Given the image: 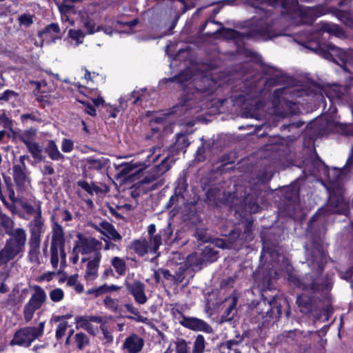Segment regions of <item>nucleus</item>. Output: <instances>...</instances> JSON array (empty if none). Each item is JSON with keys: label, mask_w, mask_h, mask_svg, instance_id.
I'll return each mask as SVG.
<instances>
[{"label": "nucleus", "mask_w": 353, "mask_h": 353, "mask_svg": "<svg viewBox=\"0 0 353 353\" xmlns=\"http://www.w3.org/2000/svg\"><path fill=\"white\" fill-rule=\"evenodd\" d=\"M325 253L323 246L316 244L311 250V263L316 265V271H312L300 278L294 271L288 273V281L290 285L303 291L312 293H321L331 290L333 285L332 278L328 275H323L324 265L323 260Z\"/></svg>", "instance_id": "nucleus-1"}, {"label": "nucleus", "mask_w": 353, "mask_h": 353, "mask_svg": "<svg viewBox=\"0 0 353 353\" xmlns=\"http://www.w3.org/2000/svg\"><path fill=\"white\" fill-rule=\"evenodd\" d=\"M270 284L271 279L269 278L267 288L261 291L260 299L256 303L254 301L252 303L250 314L254 323L261 324L263 327H265L272 322H276L281 318V302L285 301L277 293L273 294L274 292L270 288Z\"/></svg>", "instance_id": "nucleus-2"}, {"label": "nucleus", "mask_w": 353, "mask_h": 353, "mask_svg": "<svg viewBox=\"0 0 353 353\" xmlns=\"http://www.w3.org/2000/svg\"><path fill=\"white\" fill-rule=\"evenodd\" d=\"M190 145L188 137L183 133H177L175 141L168 148L169 155L164 158L161 163L155 165L140 181L141 184H147L149 190H154L162 186L164 180L161 176L170 170L171 163L174 162V157L181 152H185Z\"/></svg>", "instance_id": "nucleus-3"}, {"label": "nucleus", "mask_w": 353, "mask_h": 353, "mask_svg": "<svg viewBox=\"0 0 353 353\" xmlns=\"http://www.w3.org/2000/svg\"><path fill=\"white\" fill-rule=\"evenodd\" d=\"M1 221L8 238L0 250V267L7 265L17 257L21 258L27 243V233L24 228H14V222L9 216H3Z\"/></svg>", "instance_id": "nucleus-4"}, {"label": "nucleus", "mask_w": 353, "mask_h": 353, "mask_svg": "<svg viewBox=\"0 0 353 353\" xmlns=\"http://www.w3.org/2000/svg\"><path fill=\"white\" fill-rule=\"evenodd\" d=\"M21 208L28 215H34L33 219L28 223L30 238L28 241V258L32 263H39L41 235L44 232V219L42 216L41 202L36 206L28 202L21 203Z\"/></svg>", "instance_id": "nucleus-5"}, {"label": "nucleus", "mask_w": 353, "mask_h": 353, "mask_svg": "<svg viewBox=\"0 0 353 353\" xmlns=\"http://www.w3.org/2000/svg\"><path fill=\"white\" fill-rule=\"evenodd\" d=\"M329 198L325 208H319L308 221L307 231L316 234L317 219L327 214H345L349 210V203L345 200L344 190L340 185H334L329 190Z\"/></svg>", "instance_id": "nucleus-6"}, {"label": "nucleus", "mask_w": 353, "mask_h": 353, "mask_svg": "<svg viewBox=\"0 0 353 353\" xmlns=\"http://www.w3.org/2000/svg\"><path fill=\"white\" fill-rule=\"evenodd\" d=\"M50 221L52 227L50 263L54 269H57L59 264V252L61 260H66L65 238L63 228L59 223L54 215L51 216Z\"/></svg>", "instance_id": "nucleus-7"}, {"label": "nucleus", "mask_w": 353, "mask_h": 353, "mask_svg": "<svg viewBox=\"0 0 353 353\" xmlns=\"http://www.w3.org/2000/svg\"><path fill=\"white\" fill-rule=\"evenodd\" d=\"M314 51L323 58L332 60L339 65H345L349 59V56L345 51L331 43H328L323 46L318 44Z\"/></svg>", "instance_id": "nucleus-8"}, {"label": "nucleus", "mask_w": 353, "mask_h": 353, "mask_svg": "<svg viewBox=\"0 0 353 353\" xmlns=\"http://www.w3.org/2000/svg\"><path fill=\"white\" fill-rule=\"evenodd\" d=\"M32 289L34 292L23 307V316L26 321H30L36 310L41 307L46 301V294L44 290L39 285H34Z\"/></svg>", "instance_id": "nucleus-9"}, {"label": "nucleus", "mask_w": 353, "mask_h": 353, "mask_svg": "<svg viewBox=\"0 0 353 353\" xmlns=\"http://www.w3.org/2000/svg\"><path fill=\"white\" fill-rule=\"evenodd\" d=\"M279 34L276 32L272 23L267 22L261 19L258 20L257 26L250 28L247 33V37L250 38H261L263 41H268Z\"/></svg>", "instance_id": "nucleus-10"}, {"label": "nucleus", "mask_w": 353, "mask_h": 353, "mask_svg": "<svg viewBox=\"0 0 353 353\" xmlns=\"http://www.w3.org/2000/svg\"><path fill=\"white\" fill-rule=\"evenodd\" d=\"M190 341H186L183 338H177L174 341L175 348L179 349L180 351L187 353H205L208 343L202 334H198L195 336L194 340L192 343V350L190 351Z\"/></svg>", "instance_id": "nucleus-11"}, {"label": "nucleus", "mask_w": 353, "mask_h": 353, "mask_svg": "<svg viewBox=\"0 0 353 353\" xmlns=\"http://www.w3.org/2000/svg\"><path fill=\"white\" fill-rule=\"evenodd\" d=\"M78 241L72 249V254L77 250L82 254H89L92 252H98L101 249V243L93 237H85L81 234H77Z\"/></svg>", "instance_id": "nucleus-12"}, {"label": "nucleus", "mask_w": 353, "mask_h": 353, "mask_svg": "<svg viewBox=\"0 0 353 353\" xmlns=\"http://www.w3.org/2000/svg\"><path fill=\"white\" fill-rule=\"evenodd\" d=\"M260 193L255 190L248 193L243 199L241 204L236 208V212L242 214H255L259 212L261 207L258 201Z\"/></svg>", "instance_id": "nucleus-13"}, {"label": "nucleus", "mask_w": 353, "mask_h": 353, "mask_svg": "<svg viewBox=\"0 0 353 353\" xmlns=\"http://www.w3.org/2000/svg\"><path fill=\"white\" fill-rule=\"evenodd\" d=\"M179 323L183 327L194 332H203L207 334L213 332L212 327L206 321L196 317L183 316L182 319L179 318Z\"/></svg>", "instance_id": "nucleus-14"}, {"label": "nucleus", "mask_w": 353, "mask_h": 353, "mask_svg": "<svg viewBox=\"0 0 353 353\" xmlns=\"http://www.w3.org/2000/svg\"><path fill=\"white\" fill-rule=\"evenodd\" d=\"M285 91V88H280L275 89L273 92V102L274 104H280L283 108L286 109L287 114H295L298 112L296 103L291 100H288L282 95Z\"/></svg>", "instance_id": "nucleus-15"}, {"label": "nucleus", "mask_w": 353, "mask_h": 353, "mask_svg": "<svg viewBox=\"0 0 353 353\" xmlns=\"http://www.w3.org/2000/svg\"><path fill=\"white\" fill-rule=\"evenodd\" d=\"M85 168L88 171H94L99 174H104L108 172L110 160L105 157H89L85 159Z\"/></svg>", "instance_id": "nucleus-16"}, {"label": "nucleus", "mask_w": 353, "mask_h": 353, "mask_svg": "<svg viewBox=\"0 0 353 353\" xmlns=\"http://www.w3.org/2000/svg\"><path fill=\"white\" fill-rule=\"evenodd\" d=\"M125 287L128 291L131 294L135 301L139 304H144L147 302V296L145 294V285L139 280L132 283H125Z\"/></svg>", "instance_id": "nucleus-17"}, {"label": "nucleus", "mask_w": 353, "mask_h": 353, "mask_svg": "<svg viewBox=\"0 0 353 353\" xmlns=\"http://www.w3.org/2000/svg\"><path fill=\"white\" fill-rule=\"evenodd\" d=\"M92 227L95 230L99 232L109 240L118 241H121L122 239L121 235L117 232L114 226L106 221H101L99 225L93 224Z\"/></svg>", "instance_id": "nucleus-18"}, {"label": "nucleus", "mask_w": 353, "mask_h": 353, "mask_svg": "<svg viewBox=\"0 0 353 353\" xmlns=\"http://www.w3.org/2000/svg\"><path fill=\"white\" fill-rule=\"evenodd\" d=\"M143 346V339L138 334L132 333L125 338L122 347L128 353H139Z\"/></svg>", "instance_id": "nucleus-19"}, {"label": "nucleus", "mask_w": 353, "mask_h": 353, "mask_svg": "<svg viewBox=\"0 0 353 353\" xmlns=\"http://www.w3.org/2000/svg\"><path fill=\"white\" fill-rule=\"evenodd\" d=\"M351 88V83L346 84L345 85L334 84L325 91V94L330 99L346 100L350 97Z\"/></svg>", "instance_id": "nucleus-20"}, {"label": "nucleus", "mask_w": 353, "mask_h": 353, "mask_svg": "<svg viewBox=\"0 0 353 353\" xmlns=\"http://www.w3.org/2000/svg\"><path fill=\"white\" fill-rule=\"evenodd\" d=\"M231 100L234 105L243 110L249 112L252 109L254 99L248 92H242L238 94H233L231 96Z\"/></svg>", "instance_id": "nucleus-21"}, {"label": "nucleus", "mask_w": 353, "mask_h": 353, "mask_svg": "<svg viewBox=\"0 0 353 353\" xmlns=\"http://www.w3.org/2000/svg\"><path fill=\"white\" fill-rule=\"evenodd\" d=\"M26 170L22 169L19 165L12 166V176L17 192H22L26 190V183L28 181Z\"/></svg>", "instance_id": "nucleus-22"}, {"label": "nucleus", "mask_w": 353, "mask_h": 353, "mask_svg": "<svg viewBox=\"0 0 353 353\" xmlns=\"http://www.w3.org/2000/svg\"><path fill=\"white\" fill-rule=\"evenodd\" d=\"M296 303L300 307L301 312L306 314L312 313L317 307L316 299L312 296L304 294L297 296Z\"/></svg>", "instance_id": "nucleus-23"}, {"label": "nucleus", "mask_w": 353, "mask_h": 353, "mask_svg": "<svg viewBox=\"0 0 353 353\" xmlns=\"http://www.w3.org/2000/svg\"><path fill=\"white\" fill-rule=\"evenodd\" d=\"M241 230L239 228H234L231 230L228 234H225V239H219L221 243L219 246L221 248L231 249L233 248L234 243L241 239Z\"/></svg>", "instance_id": "nucleus-24"}, {"label": "nucleus", "mask_w": 353, "mask_h": 353, "mask_svg": "<svg viewBox=\"0 0 353 353\" xmlns=\"http://www.w3.org/2000/svg\"><path fill=\"white\" fill-rule=\"evenodd\" d=\"M101 258V253L98 252L94 254V259L88 261L85 274L86 280H94L97 277V271Z\"/></svg>", "instance_id": "nucleus-25"}, {"label": "nucleus", "mask_w": 353, "mask_h": 353, "mask_svg": "<svg viewBox=\"0 0 353 353\" xmlns=\"http://www.w3.org/2000/svg\"><path fill=\"white\" fill-rule=\"evenodd\" d=\"M90 322L103 323V317L94 315L77 316L75 317L76 328L77 330L79 328L85 330L87 326L90 324Z\"/></svg>", "instance_id": "nucleus-26"}, {"label": "nucleus", "mask_w": 353, "mask_h": 353, "mask_svg": "<svg viewBox=\"0 0 353 353\" xmlns=\"http://www.w3.org/2000/svg\"><path fill=\"white\" fill-rule=\"evenodd\" d=\"M45 152L52 161H63L65 159L64 155L59 152L56 143L53 140H50L48 142L45 148Z\"/></svg>", "instance_id": "nucleus-27"}, {"label": "nucleus", "mask_w": 353, "mask_h": 353, "mask_svg": "<svg viewBox=\"0 0 353 353\" xmlns=\"http://www.w3.org/2000/svg\"><path fill=\"white\" fill-rule=\"evenodd\" d=\"M321 30L324 32H327L339 38L344 37L345 35V32L343 29L337 24L327 23H324L321 26Z\"/></svg>", "instance_id": "nucleus-28"}, {"label": "nucleus", "mask_w": 353, "mask_h": 353, "mask_svg": "<svg viewBox=\"0 0 353 353\" xmlns=\"http://www.w3.org/2000/svg\"><path fill=\"white\" fill-rule=\"evenodd\" d=\"M130 248L139 256H143L148 253V242L145 239L134 240L131 243Z\"/></svg>", "instance_id": "nucleus-29"}, {"label": "nucleus", "mask_w": 353, "mask_h": 353, "mask_svg": "<svg viewBox=\"0 0 353 353\" xmlns=\"http://www.w3.org/2000/svg\"><path fill=\"white\" fill-rule=\"evenodd\" d=\"M77 185L85 190L88 194L93 195L94 193L99 194L103 192V190L93 182L90 184L85 180H79L77 183Z\"/></svg>", "instance_id": "nucleus-30"}, {"label": "nucleus", "mask_w": 353, "mask_h": 353, "mask_svg": "<svg viewBox=\"0 0 353 353\" xmlns=\"http://www.w3.org/2000/svg\"><path fill=\"white\" fill-rule=\"evenodd\" d=\"M220 353H242L239 346L236 345L232 341H225L218 345Z\"/></svg>", "instance_id": "nucleus-31"}, {"label": "nucleus", "mask_w": 353, "mask_h": 353, "mask_svg": "<svg viewBox=\"0 0 353 353\" xmlns=\"http://www.w3.org/2000/svg\"><path fill=\"white\" fill-rule=\"evenodd\" d=\"M26 148L34 160L37 161H41L43 159L44 157L42 155V148L39 143L32 141L28 145L27 144Z\"/></svg>", "instance_id": "nucleus-32"}, {"label": "nucleus", "mask_w": 353, "mask_h": 353, "mask_svg": "<svg viewBox=\"0 0 353 353\" xmlns=\"http://www.w3.org/2000/svg\"><path fill=\"white\" fill-rule=\"evenodd\" d=\"M26 328H21L15 332L13 339L10 341L11 345H19L28 347L27 338L23 335L26 333Z\"/></svg>", "instance_id": "nucleus-33"}, {"label": "nucleus", "mask_w": 353, "mask_h": 353, "mask_svg": "<svg viewBox=\"0 0 353 353\" xmlns=\"http://www.w3.org/2000/svg\"><path fill=\"white\" fill-rule=\"evenodd\" d=\"M192 78V75L187 70H182L179 74L168 79V82H176L181 85H184Z\"/></svg>", "instance_id": "nucleus-34"}, {"label": "nucleus", "mask_w": 353, "mask_h": 353, "mask_svg": "<svg viewBox=\"0 0 353 353\" xmlns=\"http://www.w3.org/2000/svg\"><path fill=\"white\" fill-rule=\"evenodd\" d=\"M74 341L73 343L75 345V347L80 350H82L84 349L85 346L89 345L90 343V339L88 336L83 332H79L77 333L74 336Z\"/></svg>", "instance_id": "nucleus-35"}, {"label": "nucleus", "mask_w": 353, "mask_h": 353, "mask_svg": "<svg viewBox=\"0 0 353 353\" xmlns=\"http://www.w3.org/2000/svg\"><path fill=\"white\" fill-rule=\"evenodd\" d=\"M81 20L83 23V26L85 28H86L88 34H92L94 32H99L103 29L102 26H98L95 29V22L94 21L90 18L89 16L86 15L85 17H82Z\"/></svg>", "instance_id": "nucleus-36"}, {"label": "nucleus", "mask_w": 353, "mask_h": 353, "mask_svg": "<svg viewBox=\"0 0 353 353\" xmlns=\"http://www.w3.org/2000/svg\"><path fill=\"white\" fill-rule=\"evenodd\" d=\"M111 264L119 275L122 276L125 274L126 264L122 259L119 256H114L111 260Z\"/></svg>", "instance_id": "nucleus-37"}, {"label": "nucleus", "mask_w": 353, "mask_h": 353, "mask_svg": "<svg viewBox=\"0 0 353 353\" xmlns=\"http://www.w3.org/2000/svg\"><path fill=\"white\" fill-rule=\"evenodd\" d=\"M252 228L253 221H248L245 223L243 232L241 234V240L245 242H250L253 240L254 236Z\"/></svg>", "instance_id": "nucleus-38"}, {"label": "nucleus", "mask_w": 353, "mask_h": 353, "mask_svg": "<svg viewBox=\"0 0 353 353\" xmlns=\"http://www.w3.org/2000/svg\"><path fill=\"white\" fill-rule=\"evenodd\" d=\"M336 16L345 26L353 28V17L349 12L339 10L336 12Z\"/></svg>", "instance_id": "nucleus-39"}, {"label": "nucleus", "mask_w": 353, "mask_h": 353, "mask_svg": "<svg viewBox=\"0 0 353 353\" xmlns=\"http://www.w3.org/2000/svg\"><path fill=\"white\" fill-rule=\"evenodd\" d=\"M53 33H59L60 28L59 26L57 23H52L48 26H46L42 30L38 32V37L39 38H43L44 36Z\"/></svg>", "instance_id": "nucleus-40"}, {"label": "nucleus", "mask_w": 353, "mask_h": 353, "mask_svg": "<svg viewBox=\"0 0 353 353\" xmlns=\"http://www.w3.org/2000/svg\"><path fill=\"white\" fill-rule=\"evenodd\" d=\"M103 305L108 310L117 312L119 310V300L117 299H112L110 296H106L103 299Z\"/></svg>", "instance_id": "nucleus-41"}, {"label": "nucleus", "mask_w": 353, "mask_h": 353, "mask_svg": "<svg viewBox=\"0 0 353 353\" xmlns=\"http://www.w3.org/2000/svg\"><path fill=\"white\" fill-rule=\"evenodd\" d=\"M36 135V130L34 128H30L24 131L23 133L19 136V139L26 146L29 143H30L32 141V139Z\"/></svg>", "instance_id": "nucleus-42"}, {"label": "nucleus", "mask_w": 353, "mask_h": 353, "mask_svg": "<svg viewBox=\"0 0 353 353\" xmlns=\"http://www.w3.org/2000/svg\"><path fill=\"white\" fill-rule=\"evenodd\" d=\"M142 94H139V92L134 90L131 92V94L127 97L126 99H124L123 97H121L119 99V102L121 104H122L123 101L128 102L131 101L132 105H135L137 103L142 101Z\"/></svg>", "instance_id": "nucleus-43"}, {"label": "nucleus", "mask_w": 353, "mask_h": 353, "mask_svg": "<svg viewBox=\"0 0 353 353\" xmlns=\"http://www.w3.org/2000/svg\"><path fill=\"white\" fill-rule=\"evenodd\" d=\"M19 96V93L12 90H6L0 94V105H3L5 102L10 101L12 98L16 99Z\"/></svg>", "instance_id": "nucleus-44"}, {"label": "nucleus", "mask_w": 353, "mask_h": 353, "mask_svg": "<svg viewBox=\"0 0 353 353\" xmlns=\"http://www.w3.org/2000/svg\"><path fill=\"white\" fill-rule=\"evenodd\" d=\"M26 333L23 334L28 341V347L30 346L31 343L41 336L34 331L32 327H26Z\"/></svg>", "instance_id": "nucleus-45"}, {"label": "nucleus", "mask_w": 353, "mask_h": 353, "mask_svg": "<svg viewBox=\"0 0 353 353\" xmlns=\"http://www.w3.org/2000/svg\"><path fill=\"white\" fill-rule=\"evenodd\" d=\"M28 119H30L33 121H37L39 123L42 122V119L40 117L39 112L37 110L32 113L22 114L20 116V120L22 123H24Z\"/></svg>", "instance_id": "nucleus-46"}, {"label": "nucleus", "mask_w": 353, "mask_h": 353, "mask_svg": "<svg viewBox=\"0 0 353 353\" xmlns=\"http://www.w3.org/2000/svg\"><path fill=\"white\" fill-rule=\"evenodd\" d=\"M171 305L172 307L170 308V314L174 319L179 321V318L182 319L183 316H185L183 314V308L181 305H179L178 303H174Z\"/></svg>", "instance_id": "nucleus-47"}, {"label": "nucleus", "mask_w": 353, "mask_h": 353, "mask_svg": "<svg viewBox=\"0 0 353 353\" xmlns=\"http://www.w3.org/2000/svg\"><path fill=\"white\" fill-rule=\"evenodd\" d=\"M284 82V76L282 74H278L274 77L267 78L265 81V85L268 86L273 87L283 84Z\"/></svg>", "instance_id": "nucleus-48"}, {"label": "nucleus", "mask_w": 353, "mask_h": 353, "mask_svg": "<svg viewBox=\"0 0 353 353\" xmlns=\"http://www.w3.org/2000/svg\"><path fill=\"white\" fill-rule=\"evenodd\" d=\"M121 289V286H118L114 284L110 285L105 283L101 286L97 287V292H99L100 296L111 292H116Z\"/></svg>", "instance_id": "nucleus-49"}, {"label": "nucleus", "mask_w": 353, "mask_h": 353, "mask_svg": "<svg viewBox=\"0 0 353 353\" xmlns=\"http://www.w3.org/2000/svg\"><path fill=\"white\" fill-rule=\"evenodd\" d=\"M33 14L26 13L22 14L19 17V23L21 26H23L28 28L33 23Z\"/></svg>", "instance_id": "nucleus-50"}, {"label": "nucleus", "mask_w": 353, "mask_h": 353, "mask_svg": "<svg viewBox=\"0 0 353 353\" xmlns=\"http://www.w3.org/2000/svg\"><path fill=\"white\" fill-rule=\"evenodd\" d=\"M49 296L53 302H59L64 298V292L61 288H55L50 292Z\"/></svg>", "instance_id": "nucleus-51"}, {"label": "nucleus", "mask_w": 353, "mask_h": 353, "mask_svg": "<svg viewBox=\"0 0 353 353\" xmlns=\"http://www.w3.org/2000/svg\"><path fill=\"white\" fill-rule=\"evenodd\" d=\"M99 323L101 324L99 328L102 332L104 339L107 341L108 343H112L113 336L108 330V326L106 325V321L103 319V322Z\"/></svg>", "instance_id": "nucleus-52"}, {"label": "nucleus", "mask_w": 353, "mask_h": 353, "mask_svg": "<svg viewBox=\"0 0 353 353\" xmlns=\"http://www.w3.org/2000/svg\"><path fill=\"white\" fill-rule=\"evenodd\" d=\"M0 125L4 128L12 130L13 121L6 115L5 112L0 114Z\"/></svg>", "instance_id": "nucleus-53"}, {"label": "nucleus", "mask_w": 353, "mask_h": 353, "mask_svg": "<svg viewBox=\"0 0 353 353\" xmlns=\"http://www.w3.org/2000/svg\"><path fill=\"white\" fill-rule=\"evenodd\" d=\"M150 243L152 245L153 250L156 252L161 244L162 236L160 233L153 235L152 237H149Z\"/></svg>", "instance_id": "nucleus-54"}, {"label": "nucleus", "mask_w": 353, "mask_h": 353, "mask_svg": "<svg viewBox=\"0 0 353 353\" xmlns=\"http://www.w3.org/2000/svg\"><path fill=\"white\" fill-rule=\"evenodd\" d=\"M68 327V322L64 321L60 323L56 329V339L60 340L64 335Z\"/></svg>", "instance_id": "nucleus-55"}, {"label": "nucleus", "mask_w": 353, "mask_h": 353, "mask_svg": "<svg viewBox=\"0 0 353 353\" xmlns=\"http://www.w3.org/2000/svg\"><path fill=\"white\" fill-rule=\"evenodd\" d=\"M74 149V143L71 139L64 138L61 142V150L63 152H70Z\"/></svg>", "instance_id": "nucleus-56"}, {"label": "nucleus", "mask_w": 353, "mask_h": 353, "mask_svg": "<svg viewBox=\"0 0 353 353\" xmlns=\"http://www.w3.org/2000/svg\"><path fill=\"white\" fill-rule=\"evenodd\" d=\"M217 251L214 250L212 248L205 247L203 251V257L206 258L211 261H214L216 259Z\"/></svg>", "instance_id": "nucleus-57"}, {"label": "nucleus", "mask_w": 353, "mask_h": 353, "mask_svg": "<svg viewBox=\"0 0 353 353\" xmlns=\"http://www.w3.org/2000/svg\"><path fill=\"white\" fill-rule=\"evenodd\" d=\"M81 103H82L85 106V112L92 117H95L97 115V111L95 106L90 104L88 102H85L83 101H79Z\"/></svg>", "instance_id": "nucleus-58"}, {"label": "nucleus", "mask_w": 353, "mask_h": 353, "mask_svg": "<svg viewBox=\"0 0 353 353\" xmlns=\"http://www.w3.org/2000/svg\"><path fill=\"white\" fill-rule=\"evenodd\" d=\"M159 233L161 234L162 238L164 241L169 240L173 233V230L171 227V224L169 223L165 228L161 230Z\"/></svg>", "instance_id": "nucleus-59"}, {"label": "nucleus", "mask_w": 353, "mask_h": 353, "mask_svg": "<svg viewBox=\"0 0 353 353\" xmlns=\"http://www.w3.org/2000/svg\"><path fill=\"white\" fill-rule=\"evenodd\" d=\"M340 274L341 279L347 281H350L353 276V265L349 267L344 272H341Z\"/></svg>", "instance_id": "nucleus-60"}, {"label": "nucleus", "mask_w": 353, "mask_h": 353, "mask_svg": "<svg viewBox=\"0 0 353 353\" xmlns=\"http://www.w3.org/2000/svg\"><path fill=\"white\" fill-rule=\"evenodd\" d=\"M191 97L188 93H183L178 99V105L181 107H188V102L190 101Z\"/></svg>", "instance_id": "nucleus-61"}, {"label": "nucleus", "mask_w": 353, "mask_h": 353, "mask_svg": "<svg viewBox=\"0 0 353 353\" xmlns=\"http://www.w3.org/2000/svg\"><path fill=\"white\" fill-rule=\"evenodd\" d=\"M165 123V117L163 116L156 117L150 120L149 125L156 124L164 125Z\"/></svg>", "instance_id": "nucleus-62"}, {"label": "nucleus", "mask_w": 353, "mask_h": 353, "mask_svg": "<svg viewBox=\"0 0 353 353\" xmlns=\"http://www.w3.org/2000/svg\"><path fill=\"white\" fill-rule=\"evenodd\" d=\"M69 36L74 40L79 39L81 37L83 36V33L80 30H72L70 29L69 30Z\"/></svg>", "instance_id": "nucleus-63"}, {"label": "nucleus", "mask_w": 353, "mask_h": 353, "mask_svg": "<svg viewBox=\"0 0 353 353\" xmlns=\"http://www.w3.org/2000/svg\"><path fill=\"white\" fill-rule=\"evenodd\" d=\"M124 307L128 312H130L135 316H140L139 312L138 309L135 308L132 304L125 303V304H124Z\"/></svg>", "instance_id": "nucleus-64"}]
</instances>
